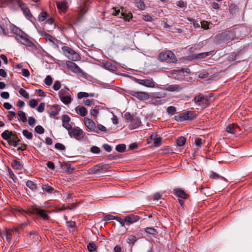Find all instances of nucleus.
I'll list each match as a JSON object with an SVG mask.
<instances>
[{
    "label": "nucleus",
    "instance_id": "59",
    "mask_svg": "<svg viewBox=\"0 0 252 252\" xmlns=\"http://www.w3.org/2000/svg\"><path fill=\"white\" fill-rule=\"evenodd\" d=\"M55 147L57 149L62 151L65 149V146L63 144L60 143H56L55 145Z\"/></svg>",
    "mask_w": 252,
    "mask_h": 252
},
{
    "label": "nucleus",
    "instance_id": "7",
    "mask_svg": "<svg viewBox=\"0 0 252 252\" xmlns=\"http://www.w3.org/2000/svg\"><path fill=\"white\" fill-rule=\"evenodd\" d=\"M66 65L72 72L80 76L83 75V70L74 62L67 61L66 62Z\"/></svg>",
    "mask_w": 252,
    "mask_h": 252
},
{
    "label": "nucleus",
    "instance_id": "48",
    "mask_svg": "<svg viewBox=\"0 0 252 252\" xmlns=\"http://www.w3.org/2000/svg\"><path fill=\"white\" fill-rule=\"evenodd\" d=\"M96 107L97 106L90 111V115L94 117H96L99 113L98 110L96 109Z\"/></svg>",
    "mask_w": 252,
    "mask_h": 252
},
{
    "label": "nucleus",
    "instance_id": "26",
    "mask_svg": "<svg viewBox=\"0 0 252 252\" xmlns=\"http://www.w3.org/2000/svg\"><path fill=\"white\" fill-rule=\"evenodd\" d=\"M12 168L16 170H21L23 168V165L17 160H12L11 162Z\"/></svg>",
    "mask_w": 252,
    "mask_h": 252
},
{
    "label": "nucleus",
    "instance_id": "2",
    "mask_svg": "<svg viewBox=\"0 0 252 252\" xmlns=\"http://www.w3.org/2000/svg\"><path fill=\"white\" fill-rule=\"evenodd\" d=\"M158 60L167 63H176L177 61L175 54L170 51H163L158 56Z\"/></svg>",
    "mask_w": 252,
    "mask_h": 252
},
{
    "label": "nucleus",
    "instance_id": "39",
    "mask_svg": "<svg viewBox=\"0 0 252 252\" xmlns=\"http://www.w3.org/2000/svg\"><path fill=\"white\" fill-rule=\"evenodd\" d=\"M26 186L32 190H34L36 189V185L33 182L30 180L26 182Z\"/></svg>",
    "mask_w": 252,
    "mask_h": 252
},
{
    "label": "nucleus",
    "instance_id": "30",
    "mask_svg": "<svg viewBox=\"0 0 252 252\" xmlns=\"http://www.w3.org/2000/svg\"><path fill=\"white\" fill-rule=\"evenodd\" d=\"M12 134L13 133L12 132L6 130L1 133V136L3 139L8 142L12 135Z\"/></svg>",
    "mask_w": 252,
    "mask_h": 252
},
{
    "label": "nucleus",
    "instance_id": "20",
    "mask_svg": "<svg viewBox=\"0 0 252 252\" xmlns=\"http://www.w3.org/2000/svg\"><path fill=\"white\" fill-rule=\"evenodd\" d=\"M174 194L179 198L182 199H187L189 197V195L187 194L184 190L180 188L175 189H174Z\"/></svg>",
    "mask_w": 252,
    "mask_h": 252
},
{
    "label": "nucleus",
    "instance_id": "45",
    "mask_svg": "<svg viewBox=\"0 0 252 252\" xmlns=\"http://www.w3.org/2000/svg\"><path fill=\"white\" fill-rule=\"evenodd\" d=\"M19 94L26 99L29 98V94L24 89L21 88L19 91Z\"/></svg>",
    "mask_w": 252,
    "mask_h": 252
},
{
    "label": "nucleus",
    "instance_id": "52",
    "mask_svg": "<svg viewBox=\"0 0 252 252\" xmlns=\"http://www.w3.org/2000/svg\"><path fill=\"white\" fill-rule=\"evenodd\" d=\"M88 93L86 92H79L77 94V97L78 99H81L83 97H88Z\"/></svg>",
    "mask_w": 252,
    "mask_h": 252
},
{
    "label": "nucleus",
    "instance_id": "28",
    "mask_svg": "<svg viewBox=\"0 0 252 252\" xmlns=\"http://www.w3.org/2000/svg\"><path fill=\"white\" fill-rule=\"evenodd\" d=\"M135 6L141 10H144L146 8V5L144 3V0H133Z\"/></svg>",
    "mask_w": 252,
    "mask_h": 252
},
{
    "label": "nucleus",
    "instance_id": "6",
    "mask_svg": "<svg viewBox=\"0 0 252 252\" xmlns=\"http://www.w3.org/2000/svg\"><path fill=\"white\" fill-rule=\"evenodd\" d=\"M195 114L192 111L184 112L180 115L175 116V120L177 122H184L185 121L192 120L195 118Z\"/></svg>",
    "mask_w": 252,
    "mask_h": 252
},
{
    "label": "nucleus",
    "instance_id": "14",
    "mask_svg": "<svg viewBox=\"0 0 252 252\" xmlns=\"http://www.w3.org/2000/svg\"><path fill=\"white\" fill-rule=\"evenodd\" d=\"M148 142H153L155 147H158L161 144V138L158 137V135H151L150 138H148Z\"/></svg>",
    "mask_w": 252,
    "mask_h": 252
},
{
    "label": "nucleus",
    "instance_id": "47",
    "mask_svg": "<svg viewBox=\"0 0 252 252\" xmlns=\"http://www.w3.org/2000/svg\"><path fill=\"white\" fill-rule=\"evenodd\" d=\"M136 241V238L134 235H131L127 238V242L129 244L134 245Z\"/></svg>",
    "mask_w": 252,
    "mask_h": 252
},
{
    "label": "nucleus",
    "instance_id": "57",
    "mask_svg": "<svg viewBox=\"0 0 252 252\" xmlns=\"http://www.w3.org/2000/svg\"><path fill=\"white\" fill-rule=\"evenodd\" d=\"M116 216H113L111 215H107L104 217L103 220H116Z\"/></svg>",
    "mask_w": 252,
    "mask_h": 252
},
{
    "label": "nucleus",
    "instance_id": "50",
    "mask_svg": "<svg viewBox=\"0 0 252 252\" xmlns=\"http://www.w3.org/2000/svg\"><path fill=\"white\" fill-rule=\"evenodd\" d=\"M176 109L174 106H171L168 107L167 108V112L170 115H174L176 113Z\"/></svg>",
    "mask_w": 252,
    "mask_h": 252
},
{
    "label": "nucleus",
    "instance_id": "11",
    "mask_svg": "<svg viewBox=\"0 0 252 252\" xmlns=\"http://www.w3.org/2000/svg\"><path fill=\"white\" fill-rule=\"evenodd\" d=\"M84 123L86 127V130L88 132H94L95 131V124L91 119L85 117L84 119Z\"/></svg>",
    "mask_w": 252,
    "mask_h": 252
},
{
    "label": "nucleus",
    "instance_id": "33",
    "mask_svg": "<svg viewBox=\"0 0 252 252\" xmlns=\"http://www.w3.org/2000/svg\"><path fill=\"white\" fill-rule=\"evenodd\" d=\"M18 116L19 117V120L21 121L23 123H25L27 121V116L26 113L22 111H19L18 112Z\"/></svg>",
    "mask_w": 252,
    "mask_h": 252
},
{
    "label": "nucleus",
    "instance_id": "38",
    "mask_svg": "<svg viewBox=\"0 0 252 252\" xmlns=\"http://www.w3.org/2000/svg\"><path fill=\"white\" fill-rule=\"evenodd\" d=\"M23 135L28 139L31 140L33 137L32 133L27 129H24L22 131Z\"/></svg>",
    "mask_w": 252,
    "mask_h": 252
},
{
    "label": "nucleus",
    "instance_id": "13",
    "mask_svg": "<svg viewBox=\"0 0 252 252\" xmlns=\"http://www.w3.org/2000/svg\"><path fill=\"white\" fill-rule=\"evenodd\" d=\"M131 94L140 100H146L149 97V95L147 93L143 92H132Z\"/></svg>",
    "mask_w": 252,
    "mask_h": 252
},
{
    "label": "nucleus",
    "instance_id": "41",
    "mask_svg": "<svg viewBox=\"0 0 252 252\" xmlns=\"http://www.w3.org/2000/svg\"><path fill=\"white\" fill-rule=\"evenodd\" d=\"M87 249L89 252H94L96 250V247L93 242L90 243L87 246Z\"/></svg>",
    "mask_w": 252,
    "mask_h": 252
},
{
    "label": "nucleus",
    "instance_id": "36",
    "mask_svg": "<svg viewBox=\"0 0 252 252\" xmlns=\"http://www.w3.org/2000/svg\"><path fill=\"white\" fill-rule=\"evenodd\" d=\"M145 231L146 233L153 235H155L158 233V232L156 229L151 227H146L145 228Z\"/></svg>",
    "mask_w": 252,
    "mask_h": 252
},
{
    "label": "nucleus",
    "instance_id": "60",
    "mask_svg": "<svg viewBox=\"0 0 252 252\" xmlns=\"http://www.w3.org/2000/svg\"><path fill=\"white\" fill-rule=\"evenodd\" d=\"M45 109V103H41L37 108V110L39 112H42L44 111Z\"/></svg>",
    "mask_w": 252,
    "mask_h": 252
},
{
    "label": "nucleus",
    "instance_id": "12",
    "mask_svg": "<svg viewBox=\"0 0 252 252\" xmlns=\"http://www.w3.org/2000/svg\"><path fill=\"white\" fill-rule=\"evenodd\" d=\"M136 82L140 85L147 87L154 88L155 87V82L151 78L146 79H136Z\"/></svg>",
    "mask_w": 252,
    "mask_h": 252
},
{
    "label": "nucleus",
    "instance_id": "29",
    "mask_svg": "<svg viewBox=\"0 0 252 252\" xmlns=\"http://www.w3.org/2000/svg\"><path fill=\"white\" fill-rule=\"evenodd\" d=\"M106 131V128L101 124L95 125V131L94 132L100 133L101 132H105Z\"/></svg>",
    "mask_w": 252,
    "mask_h": 252
},
{
    "label": "nucleus",
    "instance_id": "22",
    "mask_svg": "<svg viewBox=\"0 0 252 252\" xmlns=\"http://www.w3.org/2000/svg\"><path fill=\"white\" fill-rule=\"evenodd\" d=\"M11 31L16 35V37H22V35H24L25 33V32L15 26H12L11 27Z\"/></svg>",
    "mask_w": 252,
    "mask_h": 252
},
{
    "label": "nucleus",
    "instance_id": "23",
    "mask_svg": "<svg viewBox=\"0 0 252 252\" xmlns=\"http://www.w3.org/2000/svg\"><path fill=\"white\" fill-rule=\"evenodd\" d=\"M75 111L77 114L80 115L82 117H85L88 113V110L87 108L83 106L79 105L75 108Z\"/></svg>",
    "mask_w": 252,
    "mask_h": 252
},
{
    "label": "nucleus",
    "instance_id": "43",
    "mask_svg": "<svg viewBox=\"0 0 252 252\" xmlns=\"http://www.w3.org/2000/svg\"><path fill=\"white\" fill-rule=\"evenodd\" d=\"M210 55V52H204L197 54L195 56V59H203Z\"/></svg>",
    "mask_w": 252,
    "mask_h": 252
},
{
    "label": "nucleus",
    "instance_id": "42",
    "mask_svg": "<svg viewBox=\"0 0 252 252\" xmlns=\"http://www.w3.org/2000/svg\"><path fill=\"white\" fill-rule=\"evenodd\" d=\"M34 130L37 133L39 134L44 133L45 131L44 128L40 125L36 126L34 128Z\"/></svg>",
    "mask_w": 252,
    "mask_h": 252
},
{
    "label": "nucleus",
    "instance_id": "55",
    "mask_svg": "<svg viewBox=\"0 0 252 252\" xmlns=\"http://www.w3.org/2000/svg\"><path fill=\"white\" fill-rule=\"evenodd\" d=\"M44 36L46 38V39L47 41H49L50 42H51L52 41L55 42V38L50 34L48 33H45ZM56 41H55L56 42Z\"/></svg>",
    "mask_w": 252,
    "mask_h": 252
},
{
    "label": "nucleus",
    "instance_id": "46",
    "mask_svg": "<svg viewBox=\"0 0 252 252\" xmlns=\"http://www.w3.org/2000/svg\"><path fill=\"white\" fill-rule=\"evenodd\" d=\"M44 83L47 86H50L52 84L53 80L51 76L48 75L46 76L44 80Z\"/></svg>",
    "mask_w": 252,
    "mask_h": 252
},
{
    "label": "nucleus",
    "instance_id": "24",
    "mask_svg": "<svg viewBox=\"0 0 252 252\" xmlns=\"http://www.w3.org/2000/svg\"><path fill=\"white\" fill-rule=\"evenodd\" d=\"M103 170L102 166L100 164H97L94 167L91 168L89 170L90 174H95L99 172H102Z\"/></svg>",
    "mask_w": 252,
    "mask_h": 252
},
{
    "label": "nucleus",
    "instance_id": "5",
    "mask_svg": "<svg viewBox=\"0 0 252 252\" xmlns=\"http://www.w3.org/2000/svg\"><path fill=\"white\" fill-rule=\"evenodd\" d=\"M59 97L61 101L64 104H68L70 103L72 100L69 89L66 87L59 91Z\"/></svg>",
    "mask_w": 252,
    "mask_h": 252
},
{
    "label": "nucleus",
    "instance_id": "35",
    "mask_svg": "<svg viewBox=\"0 0 252 252\" xmlns=\"http://www.w3.org/2000/svg\"><path fill=\"white\" fill-rule=\"evenodd\" d=\"M42 189L43 190L47 191L49 193H53V191L54 190V188H53L51 186H49L48 184L43 185Z\"/></svg>",
    "mask_w": 252,
    "mask_h": 252
},
{
    "label": "nucleus",
    "instance_id": "17",
    "mask_svg": "<svg viewBox=\"0 0 252 252\" xmlns=\"http://www.w3.org/2000/svg\"><path fill=\"white\" fill-rule=\"evenodd\" d=\"M139 220V217L137 215H130L125 218L126 224L129 225Z\"/></svg>",
    "mask_w": 252,
    "mask_h": 252
},
{
    "label": "nucleus",
    "instance_id": "31",
    "mask_svg": "<svg viewBox=\"0 0 252 252\" xmlns=\"http://www.w3.org/2000/svg\"><path fill=\"white\" fill-rule=\"evenodd\" d=\"M103 66L105 69L111 71H114L116 69V67L111 63L109 62L103 63Z\"/></svg>",
    "mask_w": 252,
    "mask_h": 252
},
{
    "label": "nucleus",
    "instance_id": "27",
    "mask_svg": "<svg viewBox=\"0 0 252 252\" xmlns=\"http://www.w3.org/2000/svg\"><path fill=\"white\" fill-rule=\"evenodd\" d=\"M141 123V121L139 119L136 118L134 119H132L131 121V124H130L129 126V127L130 129H135L139 127Z\"/></svg>",
    "mask_w": 252,
    "mask_h": 252
},
{
    "label": "nucleus",
    "instance_id": "53",
    "mask_svg": "<svg viewBox=\"0 0 252 252\" xmlns=\"http://www.w3.org/2000/svg\"><path fill=\"white\" fill-rule=\"evenodd\" d=\"M201 27L204 30H208L209 29V23L206 21H203L201 22Z\"/></svg>",
    "mask_w": 252,
    "mask_h": 252
},
{
    "label": "nucleus",
    "instance_id": "21",
    "mask_svg": "<svg viewBox=\"0 0 252 252\" xmlns=\"http://www.w3.org/2000/svg\"><path fill=\"white\" fill-rule=\"evenodd\" d=\"M183 87L181 85L178 84H171L167 86L166 90L169 92H180L183 89Z\"/></svg>",
    "mask_w": 252,
    "mask_h": 252
},
{
    "label": "nucleus",
    "instance_id": "56",
    "mask_svg": "<svg viewBox=\"0 0 252 252\" xmlns=\"http://www.w3.org/2000/svg\"><path fill=\"white\" fill-rule=\"evenodd\" d=\"M36 123L35 119L33 117H30L28 119V124L30 126H33Z\"/></svg>",
    "mask_w": 252,
    "mask_h": 252
},
{
    "label": "nucleus",
    "instance_id": "8",
    "mask_svg": "<svg viewBox=\"0 0 252 252\" xmlns=\"http://www.w3.org/2000/svg\"><path fill=\"white\" fill-rule=\"evenodd\" d=\"M68 134L70 137H73L76 140H80L83 133V130L79 127H71L68 130Z\"/></svg>",
    "mask_w": 252,
    "mask_h": 252
},
{
    "label": "nucleus",
    "instance_id": "9",
    "mask_svg": "<svg viewBox=\"0 0 252 252\" xmlns=\"http://www.w3.org/2000/svg\"><path fill=\"white\" fill-rule=\"evenodd\" d=\"M18 5L20 7L25 17L30 20L32 18V15L28 6L21 1L16 0Z\"/></svg>",
    "mask_w": 252,
    "mask_h": 252
},
{
    "label": "nucleus",
    "instance_id": "4",
    "mask_svg": "<svg viewBox=\"0 0 252 252\" xmlns=\"http://www.w3.org/2000/svg\"><path fill=\"white\" fill-rule=\"evenodd\" d=\"M15 38L18 43L26 46L27 49L29 51L33 50L35 48L34 44L28 38V35L26 33L22 37H15Z\"/></svg>",
    "mask_w": 252,
    "mask_h": 252
},
{
    "label": "nucleus",
    "instance_id": "18",
    "mask_svg": "<svg viewBox=\"0 0 252 252\" xmlns=\"http://www.w3.org/2000/svg\"><path fill=\"white\" fill-rule=\"evenodd\" d=\"M60 110L61 108L58 105H54L51 107L48 113L51 117L55 118L59 114Z\"/></svg>",
    "mask_w": 252,
    "mask_h": 252
},
{
    "label": "nucleus",
    "instance_id": "40",
    "mask_svg": "<svg viewBox=\"0 0 252 252\" xmlns=\"http://www.w3.org/2000/svg\"><path fill=\"white\" fill-rule=\"evenodd\" d=\"M126 149V146L125 144H119L116 146V150L117 151L121 153L124 152Z\"/></svg>",
    "mask_w": 252,
    "mask_h": 252
},
{
    "label": "nucleus",
    "instance_id": "34",
    "mask_svg": "<svg viewBox=\"0 0 252 252\" xmlns=\"http://www.w3.org/2000/svg\"><path fill=\"white\" fill-rule=\"evenodd\" d=\"M13 230L10 229H6L5 231L6 240L8 242H11L12 239Z\"/></svg>",
    "mask_w": 252,
    "mask_h": 252
},
{
    "label": "nucleus",
    "instance_id": "64",
    "mask_svg": "<svg viewBox=\"0 0 252 252\" xmlns=\"http://www.w3.org/2000/svg\"><path fill=\"white\" fill-rule=\"evenodd\" d=\"M176 5L177 6L181 8H183L186 6V3L181 0L177 1Z\"/></svg>",
    "mask_w": 252,
    "mask_h": 252
},
{
    "label": "nucleus",
    "instance_id": "19",
    "mask_svg": "<svg viewBox=\"0 0 252 252\" xmlns=\"http://www.w3.org/2000/svg\"><path fill=\"white\" fill-rule=\"evenodd\" d=\"M21 140L19 139L16 134H12V135L10 137V139L8 141V143L10 146H13L16 147L19 144Z\"/></svg>",
    "mask_w": 252,
    "mask_h": 252
},
{
    "label": "nucleus",
    "instance_id": "32",
    "mask_svg": "<svg viewBox=\"0 0 252 252\" xmlns=\"http://www.w3.org/2000/svg\"><path fill=\"white\" fill-rule=\"evenodd\" d=\"M57 8L59 10L62 12H65L66 11L67 6L64 2H57L56 3Z\"/></svg>",
    "mask_w": 252,
    "mask_h": 252
},
{
    "label": "nucleus",
    "instance_id": "10",
    "mask_svg": "<svg viewBox=\"0 0 252 252\" xmlns=\"http://www.w3.org/2000/svg\"><path fill=\"white\" fill-rule=\"evenodd\" d=\"M193 101L197 105L205 106L208 104L209 99L207 97H205L203 94H200L194 97Z\"/></svg>",
    "mask_w": 252,
    "mask_h": 252
},
{
    "label": "nucleus",
    "instance_id": "58",
    "mask_svg": "<svg viewBox=\"0 0 252 252\" xmlns=\"http://www.w3.org/2000/svg\"><path fill=\"white\" fill-rule=\"evenodd\" d=\"M37 104L38 102L35 99H32L30 101L29 105L31 107L33 108L36 106L37 105Z\"/></svg>",
    "mask_w": 252,
    "mask_h": 252
},
{
    "label": "nucleus",
    "instance_id": "61",
    "mask_svg": "<svg viewBox=\"0 0 252 252\" xmlns=\"http://www.w3.org/2000/svg\"><path fill=\"white\" fill-rule=\"evenodd\" d=\"M22 75L26 77H29L30 75V71L28 69H22Z\"/></svg>",
    "mask_w": 252,
    "mask_h": 252
},
{
    "label": "nucleus",
    "instance_id": "16",
    "mask_svg": "<svg viewBox=\"0 0 252 252\" xmlns=\"http://www.w3.org/2000/svg\"><path fill=\"white\" fill-rule=\"evenodd\" d=\"M62 121L63 122V126L67 130V131L72 127V126L69 124L70 118L68 115H63L62 117Z\"/></svg>",
    "mask_w": 252,
    "mask_h": 252
},
{
    "label": "nucleus",
    "instance_id": "62",
    "mask_svg": "<svg viewBox=\"0 0 252 252\" xmlns=\"http://www.w3.org/2000/svg\"><path fill=\"white\" fill-rule=\"evenodd\" d=\"M142 19L145 21L150 22L153 19L152 17L149 15H143Z\"/></svg>",
    "mask_w": 252,
    "mask_h": 252
},
{
    "label": "nucleus",
    "instance_id": "44",
    "mask_svg": "<svg viewBox=\"0 0 252 252\" xmlns=\"http://www.w3.org/2000/svg\"><path fill=\"white\" fill-rule=\"evenodd\" d=\"M186 139L184 137H180L177 140V144L179 146H183L186 143Z\"/></svg>",
    "mask_w": 252,
    "mask_h": 252
},
{
    "label": "nucleus",
    "instance_id": "51",
    "mask_svg": "<svg viewBox=\"0 0 252 252\" xmlns=\"http://www.w3.org/2000/svg\"><path fill=\"white\" fill-rule=\"evenodd\" d=\"M61 87V84L59 81H56L53 85V89L55 91H58Z\"/></svg>",
    "mask_w": 252,
    "mask_h": 252
},
{
    "label": "nucleus",
    "instance_id": "1",
    "mask_svg": "<svg viewBox=\"0 0 252 252\" xmlns=\"http://www.w3.org/2000/svg\"><path fill=\"white\" fill-rule=\"evenodd\" d=\"M16 210L24 216H25L26 214L29 216H31L32 214H38L44 220H49V217L47 215L46 211L36 206H32L28 210H26L22 208L16 209Z\"/></svg>",
    "mask_w": 252,
    "mask_h": 252
},
{
    "label": "nucleus",
    "instance_id": "54",
    "mask_svg": "<svg viewBox=\"0 0 252 252\" xmlns=\"http://www.w3.org/2000/svg\"><path fill=\"white\" fill-rule=\"evenodd\" d=\"M91 151L94 154H98L100 153V150L99 147L94 146L91 148Z\"/></svg>",
    "mask_w": 252,
    "mask_h": 252
},
{
    "label": "nucleus",
    "instance_id": "63",
    "mask_svg": "<svg viewBox=\"0 0 252 252\" xmlns=\"http://www.w3.org/2000/svg\"><path fill=\"white\" fill-rule=\"evenodd\" d=\"M94 99H87L84 101V104L86 106H91L94 104Z\"/></svg>",
    "mask_w": 252,
    "mask_h": 252
},
{
    "label": "nucleus",
    "instance_id": "3",
    "mask_svg": "<svg viewBox=\"0 0 252 252\" xmlns=\"http://www.w3.org/2000/svg\"><path fill=\"white\" fill-rule=\"evenodd\" d=\"M63 54L72 61H78L81 59L80 56L70 47L63 46L62 48Z\"/></svg>",
    "mask_w": 252,
    "mask_h": 252
},
{
    "label": "nucleus",
    "instance_id": "49",
    "mask_svg": "<svg viewBox=\"0 0 252 252\" xmlns=\"http://www.w3.org/2000/svg\"><path fill=\"white\" fill-rule=\"evenodd\" d=\"M62 166H64L66 168V171H68L69 173H71L74 170V168L72 167L69 164H68L67 163H64L62 165Z\"/></svg>",
    "mask_w": 252,
    "mask_h": 252
},
{
    "label": "nucleus",
    "instance_id": "37",
    "mask_svg": "<svg viewBox=\"0 0 252 252\" xmlns=\"http://www.w3.org/2000/svg\"><path fill=\"white\" fill-rule=\"evenodd\" d=\"M48 13L47 12L42 11L38 16V19L39 21L43 22L48 17Z\"/></svg>",
    "mask_w": 252,
    "mask_h": 252
},
{
    "label": "nucleus",
    "instance_id": "25",
    "mask_svg": "<svg viewBox=\"0 0 252 252\" xmlns=\"http://www.w3.org/2000/svg\"><path fill=\"white\" fill-rule=\"evenodd\" d=\"M239 127V126L237 125L236 124H232L231 125H228L226 127V130L228 133H231V134H235L237 132L236 131V128H238Z\"/></svg>",
    "mask_w": 252,
    "mask_h": 252
},
{
    "label": "nucleus",
    "instance_id": "15",
    "mask_svg": "<svg viewBox=\"0 0 252 252\" xmlns=\"http://www.w3.org/2000/svg\"><path fill=\"white\" fill-rule=\"evenodd\" d=\"M132 14L131 12L126 10L124 8L121 7V16L120 18H123L126 21H129L132 18Z\"/></svg>",
    "mask_w": 252,
    "mask_h": 252
}]
</instances>
